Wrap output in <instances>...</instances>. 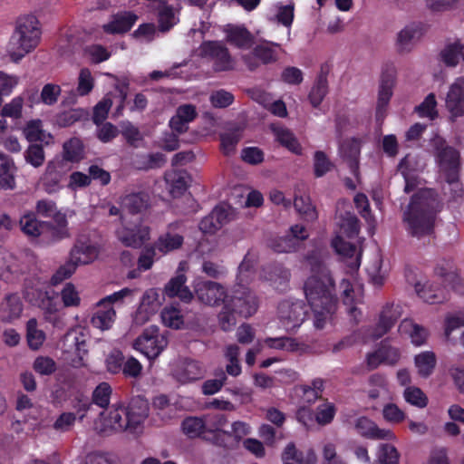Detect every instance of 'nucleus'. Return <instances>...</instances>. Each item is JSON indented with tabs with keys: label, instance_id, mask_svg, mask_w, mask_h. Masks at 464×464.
Listing matches in <instances>:
<instances>
[{
	"label": "nucleus",
	"instance_id": "nucleus-45",
	"mask_svg": "<svg viewBox=\"0 0 464 464\" xmlns=\"http://www.w3.org/2000/svg\"><path fill=\"white\" fill-rule=\"evenodd\" d=\"M63 158L67 161L77 162L83 158V146L78 138H72L63 144Z\"/></svg>",
	"mask_w": 464,
	"mask_h": 464
},
{
	"label": "nucleus",
	"instance_id": "nucleus-27",
	"mask_svg": "<svg viewBox=\"0 0 464 464\" xmlns=\"http://www.w3.org/2000/svg\"><path fill=\"white\" fill-rule=\"evenodd\" d=\"M14 161L6 154L0 152V189H13L15 187Z\"/></svg>",
	"mask_w": 464,
	"mask_h": 464
},
{
	"label": "nucleus",
	"instance_id": "nucleus-16",
	"mask_svg": "<svg viewBox=\"0 0 464 464\" xmlns=\"http://www.w3.org/2000/svg\"><path fill=\"white\" fill-rule=\"evenodd\" d=\"M205 370L197 361L184 359L179 362L173 372L175 379L181 383H188L204 377Z\"/></svg>",
	"mask_w": 464,
	"mask_h": 464
},
{
	"label": "nucleus",
	"instance_id": "nucleus-8",
	"mask_svg": "<svg viewBox=\"0 0 464 464\" xmlns=\"http://www.w3.org/2000/svg\"><path fill=\"white\" fill-rule=\"evenodd\" d=\"M396 70L392 65L385 66L381 73L378 100L376 105V120L382 121L386 115V109L392 96L395 84Z\"/></svg>",
	"mask_w": 464,
	"mask_h": 464
},
{
	"label": "nucleus",
	"instance_id": "nucleus-7",
	"mask_svg": "<svg viewBox=\"0 0 464 464\" xmlns=\"http://www.w3.org/2000/svg\"><path fill=\"white\" fill-rule=\"evenodd\" d=\"M150 227L140 220L125 222L116 230L117 239L127 247L139 248L150 239Z\"/></svg>",
	"mask_w": 464,
	"mask_h": 464
},
{
	"label": "nucleus",
	"instance_id": "nucleus-10",
	"mask_svg": "<svg viewBox=\"0 0 464 464\" xmlns=\"http://www.w3.org/2000/svg\"><path fill=\"white\" fill-rule=\"evenodd\" d=\"M98 245L86 235H79L70 251L69 260L77 267L92 263L99 256Z\"/></svg>",
	"mask_w": 464,
	"mask_h": 464
},
{
	"label": "nucleus",
	"instance_id": "nucleus-50",
	"mask_svg": "<svg viewBox=\"0 0 464 464\" xmlns=\"http://www.w3.org/2000/svg\"><path fill=\"white\" fill-rule=\"evenodd\" d=\"M304 401L312 404L314 403L322 396L324 390V381L320 378L314 379L311 385H302Z\"/></svg>",
	"mask_w": 464,
	"mask_h": 464
},
{
	"label": "nucleus",
	"instance_id": "nucleus-32",
	"mask_svg": "<svg viewBox=\"0 0 464 464\" xmlns=\"http://www.w3.org/2000/svg\"><path fill=\"white\" fill-rule=\"evenodd\" d=\"M122 204L130 213H140L149 207L150 196L145 192L131 193L124 197Z\"/></svg>",
	"mask_w": 464,
	"mask_h": 464
},
{
	"label": "nucleus",
	"instance_id": "nucleus-26",
	"mask_svg": "<svg viewBox=\"0 0 464 464\" xmlns=\"http://www.w3.org/2000/svg\"><path fill=\"white\" fill-rule=\"evenodd\" d=\"M181 429L185 435L190 439L202 438L210 440L206 432V421L202 417H187L181 422Z\"/></svg>",
	"mask_w": 464,
	"mask_h": 464
},
{
	"label": "nucleus",
	"instance_id": "nucleus-48",
	"mask_svg": "<svg viewBox=\"0 0 464 464\" xmlns=\"http://www.w3.org/2000/svg\"><path fill=\"white\" fill-rule=\"evenodd\" d=\"M289 278V270L281 265H276L270 268L268 279L272 282L276 289L284 291L286 288Z\"/></svg>",
	"mask_w": 464,
	"mask_h": 464
},
{
	"label": "nucleus",
	"instance_id": "nucleus-33",
	"mask_svg": "<svg viewBox=\"0 0 464 464\" xmlns=\"http://www.w3.org/2000/svg\"><path fill=\"white\" fill-rule=\"evenodd\" d=\"M57 162L49 161L45 172L42 178L44 189L49 193H54L60 188L61 174L56 170Z\"/></svg>",
	"mask_w": 464,
	"mask_h": 464
},
{
	"label": "nucleus",
	"instance_id": "nucleus-18",
	"mask_svg": "<svg viewBox=\"0 0 464 464\" xmlns=\"http://www.w3.org/2000/svg\"><path fill=\"white\" fill-rule=\"evenodd\" d=\"M19 227L22 232L31 239H36L48 233L50 222L40 221L35 213L28 212L23 215L19 220Z\"/></svg>",
	"mask_w": 464,
	"mask_h": 464
},
{
	"label": "nucleus",
	"instance_id": "nucleus-47",
	"mask_svg": "<svg viewBox=\"0 0 464 464\" xmlns=\"http://www.w3.org/2000/svg\"><path fill=\"white\" fill-rule=\"evenodd\" d=\"M237 315L234 307L226 301L218 314V324L221 329L225 332L233 330L237 324Z\"/></svg>",
	"mask_w": 464,
	"mask_h": 464
},
{
	"label": "nucleus",
	"instance_id": "nucleus-62",
	"mask_svg": "<svg viewBox=\"0 0 464 464\" xmlns=\"http://www.w3.org/2000/svg\"><path fill=\"white\" fill-rule=\"evenodd\" d=\"M42 127V121L40 120L30 121L24 130L25 138L29 141L45 140L46 134Z\"/></svg>",
	"mask_w": 464,
	"mask_h": 464
},
{
	"label": "nucleus",
	"instance_id": "nucleus-57",
	"mask_svg": "<svg viewBox=\"0 0 464 464\" xmlns=\"http://www.w3.org/2000/svg\"><path fill=\"white\" fill-rule=\"evenodd\" d=\"M403 397L405 401L418 408H424L428 404V398L423 392L415 386H410L404 390Z\"/></svg>",
	"mask_w": 464,
	"mask_h": 464
},
{
	"label": "nucleus",
	"instance_id": "nucleus-3",
	"mask_svg": "<svg viewBox=\"0 0 464 464\" xmlns=\"http://www.w3.org/2000/svg\"><path fill=\"white\" fill-rule=\"evenodd\" d=\"M42 30L36 16H20L7 44V53L13 62L18 63L27 53L34 51L41 41Z\"/></svg>",
	"mask_w": 464,
	"mask_h": 464
},
{
	"label": "nucleus",
	"instance_id": "nucleus-43",
	"mask_svg": "<svg viewBox=\"0 0 464 464\" xmlns=\"http://www.w3.org/2000/svg\"><path fill=\"white\" fill-rule=\"evenodd\" d=\"M418 295L426 303L440 304L448 298L445 289L434 290L431 286H421L420 284L415 285Z\"/></svg>",
	"mask_w": 464,
	"mask_h": 464
},
{
	"label": "nucleus",
	"instance_id": "nucleus-6",
	"mask_svg": "<svg viewBox=\"0 0 464 464\" xmlns=\"http://www.w3.org/2000/svg\"><path fill=\"white\" fill-rule=\"evenodd\" d=\"M199 55L213 63L215 72L229 71L234 67L228 49L221 42H203L199 46Z\"/></svg>",
	"mask_w": 464,
	"mask_h": 464
},
{
	"label": "nucleus",
	"instance_id": "nucleus-42",
	"mask_svg": "<svg viewBox=\"0 0 464 464\" xmlns=\"http://www.w3.org/2000/svg\"><path fill=\"white\" fill-rule=\"evenodd\" d=\"M414 362L418 373L421 377L427 378L432 373L436 366V356L432 352H424L416 355Z\"/></svg>",
	"mask_w": 464,
	"mask_h": 464
},
{
	"label": "nucleus",
	"instance_id": "nucleus-17",
	"mask_svg": "<svg viewBox=\"0 0 464 464\" xmlns=\"http://www.w3.org/2000/svg\"><path fill=\"white\" fill-rule=\"evenodd\" d=\"M198 115L196 107L192 104H183L177 108L176 113L169 121V127L172 131L181 134L188 130L189 122L193 121Z\"/></svg>",
	"mask_w": 464,
	"mask_h": 464
},
{
	"label": "nucleus",
	"instance_id": "nucleus-24",
	"mask_svg": "<svg viewBox=\"0 0 464 464\" xmlns=\"http://www.w3.org/2000/svg\"><path fill=\"white\" fill-rule=\"evenodd\" d=\"M225 33L227 42L237 48L248 49L254 43L253 34L244 26L228 24Z\"/></svg>",
	"mask_w": 464,
	"mask_h": 464
},
{
	"label": "nucleus",
	"instance_id": "nucleus-34",
	"mask_svg": "<svg viewBox=\"0 0 464 464\" xmlns=\"http://www.w3.org/2000/svg\"><path fill=\"white\" fill-rule=\"evenodd\" d=\"M240 349L237 344H230L226 347L225 358L227 361L226 365V374L232 377H237L242 372V368L239 362Z\"/></svg>",
	"mask_w": 464,
	"mask_h": 464
},
{
	"label": "nucleus",
	"instance_id": "nucleus-9",
	"mask_svg": "<svg viewBox=\"0 0 464 464\" xmlns=\"http://www.w3.org/2000/svg\"><path fill=\"white\" fill-rule=\"evenodd\" d=\"M306 308L303 301L285 300L278 305V317L285 330L299 327L306 316Z\"/></svg>",
	"mask_w": 464,
	"mask_h": 464
},
{
	"label": "nucleus",
	"instance_id": "nucleus-52",
	"mask_svg": "<svg viewBox=\"0 0 464 464\" xmlns=\"http://www.w3.org/2000/svg\"><path fill=\"white\" fill-rule=\"evenodd\" d=\"M339 225L343 232L349 237L357 236L360 231L359 219L351 212L341 215Z\"/></svg>",
	"mask_w": 464,
	"mask_h": 464
},
{
	"label": "nucleus",
	"instance_id": "nucleus-61",
	"mask_svg": "<svg viewBox=\"0 0 464 464\" xmlns=\"http://www.w3.org/2000/svg\"><path fill=\"white\" fill-rule=\"evenodd\" d=\"M160 304L158 293L155 289H149L142 296L139 315L144 311L146 314L153 313Z\"/></svg>",
	"mask_w": 464,
	"mask_h": 464
},
{
	"label": "nucleus",
	"instance_id": "nucleus-56",
	"mask_svg": "<svg viewBox=\"0 0 464 464\" xmlns=\"http://www.w3.org/2000/svg\"><path fill=\"white\" fill-rule=\"evenodd\" d=\"M332 246L335 249V251L343 256L353 257L356 256L354 265L359 266V256H357L356 246L349 242L344 241L341 237H335L332 241Z\"/></svg>",
	"mask_w": 464,
	"mask_h": 464
},
{
	"label": "nucleus",
	"instance_id": "nucleus-51",
	"mask_svg": "<svg viewBox=\"0 0 464 464\" xmlns=\"http://www.w3.org/2000/svg\"><path fill=\"white\" fill-rule=\"evenodd\" d=\"M334 164L330 160L327 155L322 151L317 150L314 154V173L316 178H321L326 173L331 171Z\"/></svg>",
	"mask_w": 464,
	"mask_h": 464
},
{
	"label": "nucleus",
	"instance_id": "nucleus-15",
	"mask_svg": "<svg viewBox=\"0 0 464 464\" xmlns=\"http://www.w3.org/2000/svg\"><path fill=\"white\" fill-rule=\"evenodd\" d=\"M354 428L358 434L370 440H392L394 433L391 430L379 428L372 420L366 417H360L355 420Z\"/></svg>",
	"mask_w": 464,
	"mask_h": 464
},
{
	"label": "nucleus",
	"instance_id": "nucleus-53",
	"mask_svg": "<svg viewBox=\"0 0 464 464\" xmlns=\"http://www.w3.org/2000/svg\"><path fill=\"white\" fill-rule=\"evenodd\" d=\"M176 23L177 18L173 8L165 3L161 4L159 8V27L160 31H169Z\"/></svg>",
	"mask_w": 464,
	"mask_h": 464
},
{
	"label": "nucleus",
	"instance_id": "nucleus-1",
	"mask_svg": "<svg viewBox=\"0 0 464 464\" xmlns=\"http://www.w3.org/2000/svg\"><path fill=\"white\" fill-rule=\"evenodd\" d=\"M304 293L316 329H324L333 319L337 308L334 278L321 261L312 266V276L304 284Z\"/></svg>",
	"mask_w": 464,
	"mask_h": 464
},
{
	"label": "nucleus",
	"instance_id": "nucleus-64",
	"mask_svg": "<svg viewBox=\"0 0 464 464\" xmlns=\"http://www.w3.org/2000/svg\"><path fill=\"white\" fill-rule=\"evenodd\" d=\"M234 95L224 90H217L210 93L209 102L215 108H227L234 102Z\"/></svg>",
	"mask_w": 464,
	"mask_h": 464
},
{
	"label": "nucleus",
	"instance_id": "nucleus-5",
	"mask_svg": "<svg viewBox=\"0 0 464 464\" xmlns=\"http://www.w3.org/2000/svg\"><path fill=\"white\" fill-rule=\"evenodd\" d=\"M167 345V334L160 333L157 326L146 328L133 343L134 348L141 352L149 359L157 358Z\"/></svg>",
	"mask_w": 464,
	"mask_h": 464
},
{
	"label": "nucleus",
	"instance_id": "nucleus-11",
	"mask_svg": "<svg viewBox=\"0 0 464 464\" xmlns=\"http://www.w3.org/2000/svg\"><path fill=\"white\" fill-rule=\"evenodd\" d=\"M194 291L199 302L210 306H218L228 298L225 287L214 281H198L194 286Z\"/></svg>",
	"mask_w": 464,
	"mask_h": 464
},
{
	"label": "nucleus",
	"instance_id": "nucleus-14",
	"mask_svg": "<svg viewBox=\"0 0 464 464\" xmlns=\"http://www.w3.org/2000/svg\"><path fill=\"white\" fill-rule=\"evenodd\" d=\"M24 298L32 305L37 306L49 314L57 311L53 291L50 292L39 287H26Z\"/></svg>",
	"mask_w": 464,
	"mask_h": 464
},
{
	"label": "nucleus",
	"instance_id": "nucleus-54",
	"mask_svg": "<svg viewBox=\"0 0 464 464\" xmlns=\"http://www.w3.org/2000/svg\"><path fill=\"white\" fill-rule=\"evenodd\" d=\"M436 107L437 102L435 95L433 93H430L424 101L416 107L415 111L420 117H426L432 121L438 117V111Z\"/></svg>",
	"mask_w": 464,
	"mask_h": 464
},
{
	"label": "nucleus",
	"instance_id": "nucleus-35",
	"mask_svg": "<svg viewBox=\"0 0 464 464\" xmlns=\"http://www.w3.org/2000/svg\"><path fill=\"white\" fill-rule=\"evenodd\" d=\"M69 346H74L80 356L87 353V334L82 328L69 331L64 337Z\"/></svg>",
	"mask_w": 464,
	"mask_h": 464
},
{
	"label": "nucleus",
	"instance_id": "nucleus-44",
	"mask_svg": "<svg viewBox=\"0 0 464 464\" xmlns=\"http://www.w3.org/2000/svg\"><path fill=\"white\" fill-rule=\"evenodd\" d=\"M295 210L301 214L306 220L314 221L317 218L315 208L312 205L309 196H295L294 200Z\"/></svg>",
	"mask_w": 464,
	"mask_h": 464
},
{
	"label": "nucleus",
	"instance_id": "nucleus-30",
	"mask_svg": "<svg viewBox=\"0 0 464 464\" xmlns=\"http://www.w3.org/2000/svg\"><path fill=\"white\" fill-rule=\"evenodd\" d=\"M418 34V29L413 25L406 26L401 30L397 34V51L401 53L411 52L414 46Z\"/></svg>",
	"mask_w": 464,
	"mask_h": 464
},
{
	"label": "nucleus",
	"instance_id": "nucleus-55",
	"mask_svg": "<svg viewBox=\"0 0 464 464\" xmlns=\"http://www.w3.org/2000/svg\"><path fill=\"white\" fill-rule=\"evenodd\" d=\"M24 156L26 163L32 165L34 168L41 167L45 160L44 148L39 144L29 145L25 150Z\"/></svg>",
	"mask_w": 464,
	"mask_h": 464
},
{
	"label": "nucleus",
	"instance_id": "nucleus-28",
	"mask_svg": "<svg viewBox=\"0 0 464 464\" xmlns=\"http://www.w3.org/2000/svg\"><path fill=\"white\" fill-rule=\"evenodd\" d=\"M55 223V226L50 223V227L47 231L51 236V239L48 242H56L62 240L63 238H67L70 237L69 230L67 228V218L65 214L58 211H55L54 215L51 216Z\"/></svg>",
	"mask_w": 464,
	"mask_h": 464
},
{
	"label": "nucleus",
	"instance_id": "nucleus-39",
	"mask_svg": "<svg viewBox=\"0 0 464 464\" xmlns=\"http://www.w3.org/2000/svg\"><path fill=\"white\" fill-rule=\"evenodd\" d=\"M213 375V379H208L202 383L201 391L204 395H213L218 392L227 380V376L222 368L216 369Z\"/></svg>",
	"mask_w": 464,
	"mask_h": 464
},
{
	"label": "nucleus",
	"instance_id": "nucleus-19",
	"mask_svg": "<svg viewBox=\"0 0 464 464\" xmlns=\"http://www.w3.org/2000/svg\"><path fill=\"white\" fill-rule=\"evenodd\" d=\"M179 270H180V267ZM186 276L178 271L177 275L166 284L164 293L169 297H178L184 303H189L194 295L188 286L186 285Z\"/></svg>",
	"mask_w": 464,
	"mask_h": 464
},
{
	"label": "nucleus",
	"instance_id": "nucleus-29",
	"mask_svg": "<svg viewBox=\"0 0 464 464\" xmlns=\"http://www.w3.org/2000/svg\"><path fill=\"white\" fill-rule=\"evenodd\" d=\"M271 130L276 136V140L284 147L287 148L294 153H301V146L293 134L288 129L282 126H271Z\"/></svg>",
	"mask_w": 464,
	"mask_h": 464
},
{
	"label": "nucleus",
	"instance_id": "nucleus-37",
	"mask_svg": "<svg viewBox=\"0 0 464 464\" xmlns=\"http://www.w3.org/2000/svg\"><path fill=\"white\" fill-rule=\"evenodd\" d=\"M183 244V237L169 232L161 235L155 242L156 248L161 255L179 248Z\"/></svg>",
	"mask_w": 464,
	"mask_h": 464
},
{
	"label": "nucleus",
	"instance_id": "nucleus-2",
	"mask_svg": "<svg viewBox=\"0 0 464 464\" xmlns=\"http://www.w3.org/2000/svg\"><path fill=\"white\" fill-rule=\"evenodd\" d=\"M441 203L430 188H423L412 195L402 213V223L407 234L418 240L434 233Z\"/></svg>",
	"mask_w": 464,
	"mask_h": 464
},
{
	"label": "nucleus",
	"instance_id": "nucleus-36",
	"mask_svg": "<svg viewBox=\"0 0 464 464\" xmlns=\"http://www.w3.org/2000/svg\"><path fill=\"white\" fill-rule=\"evenodd\" d=\"M328 93V82H327V76L324 72H321L314 86L312 87V90L308 95L309 101L313 107L316 108L318 107L325 95Z\"/></svg>",
	"mask_w": 464,
	"mask_h": 464
},
{
	"label": "nucleus",
	"instance_id": "nucleus-21",
	"mask_svg": "<svg viewBox=\"0 0 464 464\" xmlns=\"http://www.w3.org/2000/svg\"><path fill=\"white\" fill-rule=\"evenodd\" d=\"M401 316V308L399 305L386 304L383 306L379 322L373 331L372 337L379 339L383 336L396 323Z\"/></svg>",
	"mask_w": 464,
	"mask_h": 464
},
{
	"label": "nucleus",
	"instance_id": "nucleus-25",
	"mask_svg": "<svg viewBox=\"0 0 464 464\" xmlns=\"http://www.w3.org/2000/svg\"><path fill=\"white\" fill-rule=\"evenodd\" d=\"M137 19L138 16L130 12L117 14L110 23L102 25V29L107 34H123L130 30Z\"/></svg>",
	"mask_w": 464,
	"mask_h": 464
},
{
	"label": "nucleus",
	"instance_id": "nucleus-58",
	"mask_svg": "<svg viewBox=\"0 0 464 464\" xmlns=\"http://www.w3.org/2000/svg\"><path fill=\"white\" fill-rule=\"evenodd\" d=\"M121 410L126 409L121 406L115 407L113 405L110 410L108 419L106 420L107 425L114 430H127L126 417L121 412Z\"/></svg>",
	"mask_w": 464,
	"mask_h": 464
},
{
	"label": "nucleus",
	"instance_id": "nucleus-31",
	"mask_svg": "<svg viewBox=\"0 0 464 464\" xmlns=\"http://www.w3.org/2000/svg\"><path fill=\"white\" fill-rule=\"evenodd\" d=\"M399 331L401 334H407L416 345H421L425 343L428 333L425 328L414 324L411 319H404L399 325Z\"/></svg>",
	"mask_w": 464,
	"mask_h": 464
},
{
	"label": "nucleus",
	"instance_id": "nucleus-49",
	"mask_svg": "<svg viewBox=\"0 0 464 464\" xmlns=\"http://www.w3.org/2000/svg\"><path fill=\"white\" fill-rule=\"evenodd\" d=\"M26 330L29 346L34 350H37L44 343L45 334L42 330L37 328L36 319L32 318L27 322Z\"/></svg>",
	"mask_w": 464,
	"mask_h": 464
},
{
	"label": "nucleus",
	"instance_id": "nucleus-12",
	"mask_svg": "<svg viewBox=\"0 0 464 464\" xmlns=\"http://www.w3.org/2000/svg\"><path fill=\"white\" fill-rule=\"evenodd\" d=\"M445 106L451 117L464 115V77L457 78L450 86L445 99Z\"/></svg>",
	"mask_w": 464,
	"mask_h": 464
},
{
	"label": "nucleus",
	"instance_id": "nucleus-63",
	"mask_svg": "<svg viewBox=\"0 0 464 464\" xmlns=\"http://www.w3.org/2000/svg\"><path fill=\"white\" fill-rule=\"evenodd\" d=\"M33 368L40 375H52L57 369L56 362L48 356H38L35 358Z\"/></svg>",
	"mask_w": 464,
	"mask_h": 464
},
{
	"label": "nucleus",
	"instance_id": "nucleus-20",
	"mask_svg": "<svg viewBox=\"0 0 464 464\" xmlns=\"http://www.w3.org/2000/svg\"><path fill=\"white\" fill-rule=\"evenodd\" d=\"M23 310L24 304L18 294H7L0 303V319L5 323H12L20 318Z\"/></svg>",
	"mask_w": 464,
	"mask_h": 464
},
{
	"label": "nucleus",
	"instance_id": "nucleus-4",
	"mask_svg": "<svg viewBox=\"0 0 464 464\" xmlns=\"http://www.w3.org/2000/svg\"><path fill=\"white\" fill-rule=\"evenodd\" d=\"M431 146L436 163L444 175L459 172L460 156L456 149L448 145L446 140L439 136L432 139Z\"/></svg>",
	"mask_w": 464,
	"mask_h": 464
},
{
	"label": "nucleus",
	"instance_id": "nucleus-59",
	"mask_svg": "<svg viewBox=\"0 0 464 464\" xmlns=\"http://www.w3.org/2000/svg\"><path fill=\"white\" fill-rule=\"evenodd\" d=\"M161 320L166 326L174 329H179L183 324V317L179 310L173 306L165 307L162 310Z\"/></svg>",
	"mask_w": 464,
	"mask_h": 464
},
{
	"label": "nucleus",
	"instance_id": "nucleus-38",
	"mask_svg": "<svg viewBox=\"0 0 464 464\" xmlns=\"http://www.w3.org/2000/svg\"><path fill=\"white\" fill-rule=\"evenodd\" d=\"M277 48H279V44L266 42L255 46L253 54L264 64L275 63L277 60Z\"/></svg>",
	"mask_w": 464,
	"mask_h": 464
},
{
	"label": "nucleus",
	"instance_id": "nucleus-46",
	"mask_svg": "<svg viewBox=\"0 0 464 464\" xmlns=\"http://www.w3.org/2000/svg\"><path fill=\"white\" fill-rule=\"evenodd\" d=\"M203 418L204 420L206 421L207 435H212L210 440L217 443V433L219 432L227 422V417L224 414H208L204 415Z\"/></svg>",
	"mask_w": 464,
	"mask_h": 464
},
{
	"label": "nucleus",
	"instance_id": "nucleus-60",
	"mask_svg": "<svg viewBox=\"0 0 464 464\" xmlns=\"http://www.w3.org/2000/svg\"><path fill=\"white\" fill-rule=\"evenodd\" d=\"M111 394V386L107 382H102L92 392V403L104 409L110 404Z\"/></svg>",
	"mask_w": 464,
	"mask_h": 464
},
{
	"label": "nucleus",
	"instance_id": "nucleus-23",
	"mask_svg": "<svg viewBox=\"0 0 464 464\" xmlns=\"http://www.w3.org/2000/svg\"><path fill=\"white\" fill-rule=\"evenodd\" d=\"M116 319V312L112 306L101 304L99 301L96 304L95 311L91 317V324L102 331L111 328Z\"/></svg>",
	"mask_w": 464,
	"mask_h": 464
},
{
	"label": "nucleus",
	"instance_id": "nucleus-13",
	"mask_svg": "<svg viewBox=\"0 0 464 464\" xmlns=\"http://www.w3.org/2000/svg\"><path fill=\"white\" fill-rule=\"evenodd\" d=\"M227 302L231 304L237 314L245 317L251 316L257 309L256 297L248 290L235 291L232 295H228Z\"/></svg>",
	"mask_w": 464,
	"mask_h": 464
},
{
	"label": "nucleus",
	"instance_id": "nucleus-22",
	"mask_svg": "<svg viewBox=\"0 0 464 464\" xmlns=\"http://www.w3.org/2000/svg\"><path fill=\"white\" fill-rule=\"evenodd\" d=\"M360 141L355 139L344 140L340 146V155L348 163L351 172L359 179Z\"/></svg>",
	"mask_w": 464,
	"mask_h": 464
},
{
	"label": "nucleus",
	"instance_id": "nucleus-41",
	"mask_svg": "<svg viewBox=\"0 0 464 464\" xmlns=\"http://www.w3.org/2000/svg\"><path fill=\"white\" fill-rule=\"evenodd\" d=\"M165 179L170 186V193L173 197L182 195L188 188V175L186 172L173 171L167 173Z\"/></svg>",
	"mask_w": 464,
	"mask_h": 464
},
{
	"label": "nucleus",
	"instance_id": "nucleus-40",
	"mask_svg": "<svg viewBox=\"0 0 464 464\" xmlns=\"http://www.w3.org/2000/svg\"><path fill=\"white\" fill-rule=\"evenodd\" d=\"M460 52L461 49L459 41H455L454 43L448 44L440 51V61L447 67H456L459 60L461 59Z\"/></svg>",
	"mask_w": 464,
	"mask_h": 464
}]
</instances>
